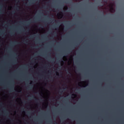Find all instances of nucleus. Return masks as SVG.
I'll return each instance as SVG.
<instances>
[{
	"label": "nucleus",
	"instance_id": "obj_8",
	"mask_svg": "<svg viewBox=\"0 0 124 124\" xmlns=\"http://www.w3.org/2000/svg\"><path fill=\"white\" fill-rule=\"evenodd\" d=\"M23 41H24V42H26L27 40H25V39H24V40H23Z\"/></svg>",
	"mask_w": 124,
	"mask_h": 124
},
{
	"label": "nucleus",
	"instance_id": "obj_10",
	"mask_svg": "<svg viewBox=\"0 0 124 124\" xmlns=\"http://www.w3.org/2000/svg\"><path fill=\"white\" fill-rule=\"evenodd\" d=\"M60 93H62V91H60Z\"/></svg>",
	"mask_w": 124,
	"mask_h": 124
},
{
	"label": "nucleus",
	"instance_id": "obj_12",
	"mask_svg": "<svg viewBox=\"0 0 124 124\" xmlns=\"http://www.w3.org/2000/svg\"><path fill=\"white\" fill-rule=\"evenodd\" d=\"M2 105V103L0 104V106H1Z\"/></svg>",
	"mask_w": 124,
	"mask_h": 124
},
{
	"label": "nucleus",
	"instance_id": "obj_1",
	"mask_svg": "<svg viewBox=\"0 0 124 124\" xmlns=\"http://www.w3.org/2000/svg\"><path fill=\"white\" fill-rule=\"evenodd\" d=\"M58 15L59 17H62V14H58Z\"/></svg>",
	"mask_w": 124,
	"mask_h": 124
},
{
	"label": "nucleus",
	"instance_id": "obj_26",
	"mask_svg": "<svg viewBox=\"0 0 124 124\" xmlns=\"http://www.w3.org/2000/svg\"><path fill=\"white\" fill-rule=\"evenodd\" d=\"M4 88H5V86H4Z\"/></svg>",
	"mask_w": 124,
	"mask_h": 124
},
{
	"label": "nucleus",
	"instance_id": "obj_25",
	"mask_svg": "<svg viewBox=\"0 0 124 124\" xmlns=\"http://www.w3.org/2000/svg\"><path fill=\"white\" fill-rule=\"evenodd\" d=\"M22 47H25V46H22Z\"/></svg>",
	"mask_w": 124,
	"mask_h": 124
},
{
	"label": "nucleus",
	"instance_id": "obj_5",
	"mask_svg": "<svg viewBox=\"0 0 124 124\" xmlns=\"http://www.w3.org/2000/svg\"><path fill=\"white\" fill-rule=\"evenodd\" d=\"M34 98L35 100H36V101H37V100H38L37 99H36V98H35L34 97Z\"/></svg>",
	"mask_w": 124,
	"mask_h": 124
},
{
	"label": "nucleus",
	"instance_id": "obj_15",
	"mask_svg": "<svg viewBox=\"0 0 124 124\" xmlns=\"http://www.w3.org/2000/svg\"><path fill=\"white\" fill-rule=\"evenodd\" d=\"M3 47H7V46H3Z\"/></svg>",
	"mask_w": 124,
	"mask_h": 124
},
{
	"label": "nucleus",
	"instance_id": "obj_23",
	"mask_svg": "<svg viewBox=\"0 0 124 124\" xmlns=\"http://www.w3.org/2000/svg\"><path fill=\"white\" fill-rule=\"evenodd\" d=\"M17 47H20V46H17Z\"/></svg>",
	"mask_w": 124,
	"mask_h": 124
},
{
	"label": "nucleus",
	"instance_id": "obj_16",
	"mask_svg": "<svg viewBox=\"0 0 124 124\" xmlns=\"http://www.w3.org/2000/svg\"><path fill=\"white\" fill-rule=\"evenodd\" d=\"M31 47H34V46H31Z\"/></svg>",
	"mask_w": 124,
	"mask_h": 124
},
{
	"label": "nucleus",
	"instance_id": "obj_17",
	"mask_svg": "<svg viewBox=\"0 0 124 124\" xmlns=\"http://www.w3.org/2000/svg\"><path fill=\"white\" fill-rule=\"evenodd\" d=\"M36 47H40L39 46H36Z\"/></svg>",
	"mask_w": 124,
	"mask_h": 124
},
{
	"label": "nucleus",
	"instance_id": "obj_29",
	"mask_svg": "<svg viewBox=\"0 0 124 124\" xmlns=\"http://www.w3.org/2000/svg\"><path fill=\"white\" fill-rule=\"evenodd\" d=\"M34 48H37V47H34Z\"/></svg>",
	"mask_w": 124,
	"mask_h": 124
},
{
	"label": "nucleus",
	"instance_id": "obj_2",
	"mask_svg": "<svg viewBox=\"0 0 124 124\" xmlns=\"http://www.w3.org/2000/svg\"><path fill=\"white\" fill-rule=\"evenodd\" d=\"M49 123H50L51 124H53V122L52 121V120H50L49 121Z\"/></svg>",
	"mask_w": 124,
	"mask_h": 124
},
{
	"label": "nucleus",
	"instance_id": "obj_11",
	"mask_svg": "<svg viewBox=\"0 0 124 124\" xmlns=\"http://www.w3.org/2000/svg\"><path fill=\"white\" fill-rule=\"evenodd\" d=\"M53 21H55V22H57V20H56V19H53Z\"/></svg>",
	"mask_w": 124,
	"mask_h": 124
},
{
	"label": "nucleus",
	"instance_id": "obj_27",
	"mask_svg": "<svg viewBox=\"0 0 124 124\" xmlns=\"http://www.w3.org/2000/svg\"><path fill=\"white\" fill-rule=\"evenodd\" d=\"M25 47H28V46H26Z\"/></svg>",
	"mask_w": 124,
	"mask_h": 124
},
{
	"label": "nucleus",
	"instance_id": "obj_22",
	"mask_svg": "<svg viewBox=\"0 0 124 124\" xmlns=\"http://www.w3.org/2000/svg\"><path fill=\"white\" fill-rule=\"evenodd\" d=\"M103 15H104V14H103Z\"/></svg>",
	"mask_w": 124,
	"mask_h": 124
},
{
	"label": "nucleus",
	"instance_id": "obj_3",
	"mask_svg": "<svg viewBox=\"0 0 124 124\" xmlns=\"http://www.w3.org/2000/svg\"><path fill=\"white\" fill-rule=\"evenodd\" d=\"M56 75H57V76H59V73H58V72H56Z\"/></svg>",
	"mask_w": 124,
	"mask_h": 124
},
{
	"label": "nucleus",
	"instance_id": "obj_30",
	"mask_svg": "<svg viewBox=\"0 0 124 124\" xmlns=\"http://www.w3.org/2000/svg\"><path fill=\"white\" fill-rule=\"evenodd\" d=\"M73 95H74V94H73Z\"/></svg>",
	"mask_w": 124,
	"mask_h": 124
},
{
	"label": "nucleus",
	"instance_id": "obj_21",
	"mask_svg": "<svg viewBox=\"0 0 124 124\" xmlns=\"http://www.w3.org/2000/svg\"><path fill=\"white\" fill-rule=\"evenodd\" d=\"M103 15H104V14H103Z\"/></svg>",
	"mask_w": 124,
	"mask_h": 124
},
{
	"label": "nucleus",
	"instance_id": "obj_7",
	"mask_svg": "<svg viewBox=\"0 0 124 124\" xmlns=\"http://www.w3.org/2000/svg\"><path fill=\"white\" fill-rule=\"evenodd\" d=\"M78 41H79V42H81V41H82V40L81 39H79L78 40Z\"/></svg>",
	"mask_w": 124,
	"mask_h": 124
},
{
	"label": "nucleus",
	"instance_id": "obj_13",
	"mask_svg": "<svg viewBox=\"0 0 124 124\" xmlns=\"http://www.w3.org/2000/svg\"><path fill=\"white\" fill-rule=\"evenodd\" d=\"M25 5H28V3H26Z\"/></svg>",
	"mask_w": 124,
	"mask_h": 124
},
{
	"label": "nucleus",
	"instance_id": "obj_14",
	"mask_svg": "<svg viewBox=\"0 0 124 124\" xmlns=\"http://www.w3.org/2000/svg\"><path fill=\"white\" fill-rule=\"evenodd\" d=\"M40 27H43V26L41 25H40Z\"/></svg>",
	"mask_w": 124,
	"mask_h": 124
},
{
	"label": "nucleus",
	"instance_id": "obj_28",
	"mask_svg": "<svg viewBox=\"0 0 124 124\" xmlns=\"http://www.w3.org/2000/svg\"><path fill=\"white\" fill-rule=\"evenodd\" d=\"M11 48H14V47H11Z\"/></svg>",
	"mask_w": 124,
	"mask_h": 124
},
{
	"label": "nucleus",
	"instance_id": "obj_20",
	"mask_svg": "<svg viewBox=\"0 0 124 124\" xmlns=\"http://www.w3.org/2000/svg\"><path fill=\"white\" fill-rule=\"evenodd\" d=\"M111 9L113 10V8H112Z\"/></svg>",
	"mask_w": 124,
	"mask_h": 124
},
{
	"label": "nucleus",
	"instance_id": "obj_24",
	"mask_svg": "<svg viewBox=\"0 0 124 124\" xmlns=\"http://www.w3.org/2000/svg\"><path fill=\"white\" fill-rule=\"evenodd\" d=\"M0 47H3L2 46H0Z\"/></svg>",
	"mask_w": 124,
	"mask_h": 124
},
{
	"label": "nucleus",
	"instance_id": "obj_19",
	"mask_svg": "<svg viewBox=\"0 0 124 124\" xmlns=\"http://www.w3.org/2000/svg\"><path fill=\"white\" fill-rule=\"evenodd\" d=\"M15 42H13V43H14Z\"/></svg>",
	"mask_w": 124,
	"mask_h": 124
},
{
	"label": "nucleus",
	"instance_id": "obj_4",
	"mask_svg": "<svg viewBox=\"0 0 124 124\" xmlns=\"http://www.w3.org/2000/svg\"><path fill=\"white\" fill-rule=\"evenodd\" d=\"M34 36H35V37H37V36H39V35H35Z\"/></svg>",
	"mask_w": 124,
	"mask_h": 124
},
{
	"label": "nucleus",
	"instance_id": "obj_9",
	"mask_svg": "<svg viewBox=\"0 0 124 124\" xmlns=\"http://www.w3.org/2000/svg\"><path fill=\"white\" fill-rule=\"evenodd\" d=\"M54 124H58V123H57V122H54Z\"/></svg>",
	"mask_w": 124,
	"mask_h": 124
},
{
	"label": "nucleus",
	"instance_id": "obj_18",
	"mask_svg": "<svg viewBox=\"0 0 124 124\" xmlns=\"http://www.w3.org/2000/svg\"><path fill=\"white\" fill-rule=\"evenodd\" d=\"M72 48H76V47H72Z\"/></svg>",
	"mask_w": 124,
	"mask_h": 124
},
{
	"label": "nucleus",
	"instance_id": "obj_6",
	"mask_svg": "<svg viewBox=\"0 0 124 124\" xmlns=\"http://www.w3.org/2000/svg\"><path fill=\"white\" fill-rule=\"evenodd\" d=\"M31 39H33V36L30 37V39H31Z\"/></svg>",
	"mask_w": 124,
	"mask_h": 124
}]
</instances>
